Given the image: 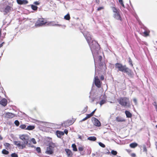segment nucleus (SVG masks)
Returning a JSON list of instances; mask_svg holds the SVG:
<instances>
[{"mask_svg": "<svg viewBox=\"0 0 157 157\" xmlns=\"http://www.w3.org/2000/svg\"><path fill=\"white\" fill-rule=\"evenodd\" d=\"M138 146V144L136 143H133L129 144V146L132 148H135Z\"/></svg>", "mask_w": 157, "mask_h": 157, "instance_id": "6ab92c4d", "label": "nucleus"}, {"mask_svg": "<svg viewBox=\"0 0 157 157\" xmlns=\"http://www.w3.org/2000/svg\"><path fill=\"white\" fill-rule=\"evenodd\" d=\"M19 138L23 142H21L20 141H14V144L17 146L19 149H22L25 147L26 145L29 147H35L33 145H31L30 143H29L30 141V136L26 134H20L19 135Z\"/></svg>", "mask_w": 157, "mask_h": 157, "instance_id": "f257e3e1", "label": "nucleus"}, {"mask_svg": "<svg viewBox=\"0 0 157 157\" xmlns=\"http://www.w3.org/2000/svg\"><path fill=\"white\" fill-rule=\"evenodd\" d=\"M78 149L79 151H82L83 150V148L82 147H78Z\"/></svg>", "mask_w": 157, "mask_h": 157, "instance_id": "a18cd8bd", "label": "nucleus"}, {"mask_svg": "<svg viewBox=\"0 0 157 157\" xmlns=\"http://www.w3.org/2000/svg\"><path fill=\"white\" fill-rule=\"evenodd\" d=\"M131 155L132 157H135L136 156V154L134 153H132Z\"/></svg>", "mask_w": 157, "mask_h": 157, "instance_id": "8fccbe9b", "label": "nucleus"}, {"mask_svg": "<svg viewBox=\"0 0 157 157\" xmlns=\"http://www.w3.org/2000/svg\"><path fill=\"white\" fill-rule=\"evenodd\" d=\"M114 6L111 7V8L113 13V17L116 20L122 21V18L120 14V10L117 9L115 5Z\"/></svg>", "mask_w": 157, "mask_h": 157, "instance_id": "f03ea898", "label": "nucleus"}, {"mask_svg": "<svg viewBox=\"0 0 157 157\" xmlns=\"http://www.w3.org/2000/svg\"><path fill=\"white\" fill-rule=\"evenodd\" d=\"M88 140L92 141H94L96 140V138L95 136H90L88 138Z\"/></svg>", "mask_w": 157, "mask_h": 157, "instance_id": "5701e85b", "label": "nucleus"}, {"mask_svg": "<svg viewBox=\"0 0 157 157\" xmlns=\"http://www.w3.org/2000/svg\"><path fill=\"white\" fill-rule=\"evenodd\" d=\"M30 141H31L34 144H35L36 143V142L35 140V139L34 138H32L30 140Z\"/></svg>", "mask_w": 157, "mask_h": 157, "instance_id": "7c9ffc66", "label": "nucleus"}, {"mask_svg": "<svg viewBox=\"0 0 157 157\" xmlns=\"http://www.w3.org/2000/svg\"><path fill=\"white\" fill-rule=\"evenodd\" d=\"M116 121L119 122H121L123 121H124L125 120L121 117H117L116 119Z\"/></svg>", "mask_w": 157, "mask_h": 157, "instance_id": "412c9836", "label": "nucleus"}, {"mask_svg": "<svg viewBox=\"0 0 157 157\" xmlns=\"http://www.w3.org/2000/svg\"><path fill=\"white\" fill-rule=\"evenodd\" d=\"M127 150V151H128V150Z\"/></svg>", "mask_w": 157, "mask_h": 157, "instance_id": "69168bd1", "label": "nucleus"}, {"mask_svg": "<svg viewBox=\"0 0 157 157\" xmlns=\"http://www.w3.org/2000/svg\"><path fill=\"white\" fill-rule=\"evenodd\" d=\"M89 44L92 51H95L98 48V44L95 40L92 41Z\"/></svg>", "mask_w": 157, "mask_h": 157, "instance_id": "423d86ee", "label": "nucleus"}, {"mask_svg": "<svg viewBox=\"0 0 157 157\" xmlns=\"http://www.w3.org/2000/svg\"><path fill=\"white\" fill-rule=\"evenodd\" d=\"M104 9V7L103 6L100 7L98 8L97 11H98L101 10H103Z\"/></svg>", "mask_w": 157, "mask_h": 157, "instance_id": "37998d69", "label": "nucleus"}, {"mask_svg": "<svg viewBox=\"0 0 157 157\" xmlns=\"http://www.w3.org/2000/svg\"><path fill=\"white\" fill-rule=\"evenodd\" d=\"M95 65H98L97 64V63H95Z\"/></svg>", "mask_w": 157, "mask_h": 157, "instance_id": "e2e57ef3", "label": "nucleus"}, {"mask_svg": "<svg viewBox=\"0 0 157 157\" xmlns=\"http://www.w3.org/2000/svg\"><path fill=\"white\" fill-rule=\"evenodd\" d=\"M15 124L17 126H18L19 124V122L18 120H16L14 121Z\"/></svg>", "mask_w": 157, "mask_h": 157, "instance_id": "e433bc0d", "label": "nucleus"}, {"mask_svg": "<svg viewBox=\"0 0 157 157\" xmlns=\"http://www.w3.org/2000/svg\"><path fill=\"white\" fill-rule=\"evenodd\" d=\"M11 10V7L10 6L7 5L4 8L3 12L4 15H6L8 13H9Z\"/></svg>", "mask_w": 157, "mask_h": 157, "instance_id": "1a4fd4ad", "label": "nucleus"}, {"mask_svg": "<svg viewBox=\"0 0 157 157\" xmlns=\"http://www.w3.org/2000/svg\"><path fill=\"white\" fill-rule=\"evenodd\" d=\"M46 20L43 18H39L36 22L35 25L36 27L43 26L46 24Z\"/></svg>", "mask_w": 157, "mask_h": 157, "instance_id": "39448f33", "label": "nucleus"}, {"mask_svg": "<svg viewBox=\"0 0 157 157\" xmlns=\"http://www.w3.org/2000/svg\"><path fill=\"white\" fill-rule=\"evenodd\" d=\"M4 146L6 147V148H10V145L8 143H6L4 144Z\"/></svg>", "mask_w": 157, "mask_h": 157, "instance_id": "a878e982", "label": "nucleus"}, {"mask_svg": "<svg viewBox=\"0 0 157 157\" xmlns=\"http://www.w3.org/2000/svg\"><path fill=\"white\" fill-rule=\"evenodd\" d=\"M102 59V57L101 56H99L98 57V62H102L101 61Z\"/></svg>", "mask_w": 157, "mask_h": 157, "instance_id": "ea45409f", "label": "nucleus"}, {"mask_svg": "<svg viewBox=\"0 0 157 157\" xmlns=\"http://www.w3.org/2000/svg\"><path fill=\"white\" fill-rule=\"evenodd\" d=\"M0 140H2V137L1 136H0Z\"/></svg>", "mask_w": 157, "mask_h": 157, "instance_id": "052dcab7", "label": "nucleus"}, {"mask_svg": "<svg viewBox=\"0 0 157 157\" xmlns=\"http://www.w3.org/2000/svg\"><path fill=\"white\" fill-rule=\"evenodd\" d=\"M85 38L89 44L91 43L92 41H93L92 40L91 36L90 34L86 35L85 36Z\"/></svg>", "mask_w": 157, "mask_h": 157, "instance_id": "ddd939ff", "label": "nucleus"}, {"mask_svg": "<svg viewBox=\"0 0 157 157\" xmlns=\"http://www.w3.org/2000/svg\"><path fill=\"white\" fill-rule=\"evenodd\" d=\"M17 3L19 5H25L28 3L27 0H17Z\"/></svg>", "mask_w": 157, "mask_h": 157, "instance_id": "f8f14e48", "label": "nucleus"}, {"mask_svg": "<svg viewBox=\"0 0 157 157\" xmlns=\"http://www.w3.org/2000/svg\"><path fill=\"white\" fill-rule=\"evenodd\" d=\"M64 18L67 20H69L70 19V14L69 13L67 14L66 15H65L64 17Z\"/></svg>", "mask_w": 157, "mask_h": 157, "instance_id": "b1692460", "label": "nucleus"}, {"mask_svg": "<svg viewBox=\"0 0 157 157\" xmlns=\"http://www.w3.org/2000/svg\"><path fill=\"white\" fill-rule=\"evenodd\" d=\"M78 137L79 139H80L81 140H82V136L80 135H78Z\"/></svg>", "mask_w": 157, "mask_h": 157, "instance_id": "603ef678", "label": "nucleus"}, {"mask_svg": "<svg viewBox=\"0 0 157 157\" xmlns=\"http://www.w3.org/2000/svg\"><path fill=\"white\" fill-rule=\"evenodd\" d=\"M111 153L113 155H116L117 154V152L116 151L113 150L111 151Z\"/></svg>", "mask_w": 157, "mask_h": 157, "instance_id": "473e14b6", "label": "nucleus"}, {"mask_svg": "<svg viewBox=\"0 0 157 157\" xmlns=\"http://www.w3.org/2000/svg\"><path fill=\"white\" fill-rule=\"evenodd\" d=\"M155 127L157 128V125L155 126Z\"/></svg>", "mask_w": 157, "mask_h": 157, "instance_id": "0e129e2a", "label": "nucleus"}, {"mask_svg": "<svg viewBox=\"0 0 157 157\" xmlns=\"http://www.w3.org/2000/svg\"><path fill=\"white\" fill-rule=\"evenodd\" d=\"M2 35V30L1 29H0V35Z\"/></svg>", "mask_w": 157, "mask_h": 157, "instance_id": "bf43d9fd", "label": "nucleus"}, {"mask_svg": "<svg viewBox=\"0 0 157 157\" xmlns=\"http://www.w3.org/2000/svg\"><path fill=\"white\" fill-rule=\"evenodd\" d=\"M15 116V115L14 113L10 112L6 113L5 114V117L8 118H13Z\"/></svg>", "mask_w": 157, "mask_h": 157, "instance_id": "9d476101", "label": "nucleus"}, {"mask_svg": "<svg viewBox=\"0 0 157 157\" xmlns=\"http://www.w3.org/2000/svg\"><path fill=\"white\" fill-rule=\"evenodd\" d=\"M144 34L146 36H147L148 35V32L147 31H145L144 33Z\"/></svg>", "mask_w": 157, "mask_h": 157, "instance_id": "de8ad7c7", "label": "nucleus"}, {"mask_svg": "<svg viewBox=\"0 0 157 157\" xmlns=\"http://www.w3.org/2000/svg\"><path fill=\"white\" fill-rule=\"evenodd\" d=\"M96 110V109H95L94 111H93L91 113H90V114H88L90 116V117H91L92 116H93V114L94 113L95 110Z\"/></svg>", "mask_w": 157, "mask_h": 157, "instance_id": "a19ab883", "label": "nucleus"}, {"mask_svg": "<svg viewBox=\"0 0 157 157\" xmlns=\"http://www.w3.org/2000/svg\"><path fill=\"white\" fill-rule=\"evenodd\" d=\"M71 147L73 148V150L74 151H77V149L76 148V146L75 144H73L72 145Z\"/></svg>", "mask_w": 157, "mask_h": 157, "instance_id": "393cba45", "label": "nucleus"}, {"mask_svg": "<svg viewBox=\"0 0 157 157\" xmlns=\"http://www.w3.org/2000/svg\"><path fill=\"white\" fill-rule=\"evenodd\" d=\"M92 119L93 124L94 125L96 126H100L101 123L97 119L95 118H93Z\"/></svg>", "mask_w": 157, "mask_h": 157, "instance_id": "9b49d317", "label": "nucleus"}, {"mask_svg": "<svg viewBox=\"0 0 157 157\" xmlns=\"http://www.w3.org/2000/svg\"><path fill=\"white\" fill-rule=\"evenodd\" d=\"M100 78L101 79V80H104V76L102 75L101 76V78Z\"/></svg>", "mask_w": 157, "mask_h": 157, "instance_id": "6e6d98bb", "label": "nucleus"}, {"mask_svg": "<svg viewBox=\"0 0 157 157\" xmlns=\"http://www.w3.org/2000/svg\"><path fill=\"white\" fill-rule=\"evenodd\" d=\"M99 145L102 147H105V145L101 142L99 143Z\"/></svg>", "mask_w": 157, "mask_h": 157, "instance_id": "4c0bfd02", "label": "nucleus"}, {"mask_svg": "<svg viewBox=\"0 0 157 157\" xmlns=\"http://www.w3.org/2000/svg\"><path fill=\"white\" fill-rule=\"evenodd\" d=\"M36 150L38 153H40L41 152L40 148L39 147H38L36 148Z\"/></svg>", "mask_w": 157, "mask_h": 157, "instance_id": "58836bf2", "label": "nucleus"}, {"mask_svg": "<svg viewBox=\"0 0 157 157\" xmlns=\"http://www.w3.org/2000/svg\"><path fill=\"white\" fill-rule=\"evenodd\" d=\"M34 4L36 5H38L39 4V3L38 2H34Z\"/></svg>", "mask_w": 157, "mask_h": 157, "instance_id": "864d4df0", "label": "nucleus"}, {"mask_svg": "<svg viewBox=\"0 0 157 157\" xmlns=\"http://www.w3.org/2000/svg\"><path fill=\"white\" fill-rule=\"evenodd\" d=\"M154 103L155 104H154V105L155 106V109H156V111L157 112V104L155 102H154Z\"/></svg>", "mask_w": 157, "mask_h": 157, "instance_id": "09e8293b", "label": "nucleus"}, {"mask_svg": "<svg viewBox=\"0 0 157 157\" xmlns=\"http://www.w3.org/2000/svg\"><path fill=\"white\" fill-rule=\"evenodd\" d=\"M90 117V116L88 114H87L85 118L83 119L82 120V121H85Z\"/></svg>", "mask_w": 157, "mask_h": 157, "instance_id": "f704fd0d", "label": "nucleus"}, {"mask_svg": "<svg viewBox=\"0 0 157 157\" xmlns=\"http://www.w3.org/2000/svg\"><path fill=\"white\" fill-rule=\"evenodd\" d=\"M98 67L100 69H106L105 63L104 62H98Z\"/></svg>", "mask_w": 157, "mask_h": 157, "instance_id": "6e6552de", "label": "nucleus"}, {"mask_svg": "<svg viewBox=\"0 0 157 157\" xmlns=\"http://www.w3.org/2000/svg\"><path fill=\"white\" fill-rule=\"evenodd\" d=\"M119 2V3L121 4V5L124 8H125L124 5L123 3V0H118Z\"/></svg>", "mask_w": 157, "mask_h": 157, "instance_id": "c85d7f7f", "label": "nucleus"}, {"mask_svg": "<svg viewBox=\"0 0 157 157\" xmlns=\"http://www.w3.org/2000/svg\"><path fill=\"white\" fill-rule=\"evenodd\" d=\"M3 43H4L3 42L2 44H0V48L2 47L3 46Z\"/></svg>", "mask_w": 157, "mask_h": 157, "instance_id": "13d9d810", "label": "nucleus"}, {"mask_svg": "<svg viewBox=\"0 0 157 157\" xmlns=\"http://www.w3.org/2000/svg\"><path fill=\"white\" fill-rule=\"evenodd\" d=\"M31 7L32 9L34 10H36L38 8V7L37 6L34 5H32L31 6Z\"/></svg>", "mask_w": 157, "mask_h": 157, "instance_id": "cd10ccee", "label": "nucleus"}, {"mask_svg": "<svg viewBox=\"0 0 157 157\" xmlns=\"http://www.w3.org/2000/svg\"><path fill=\"white\" fill-rule=\"evenodd\" d=\"M72 124L71 123H70V124Z\"/></svg>", "mask_w": 157, "mask_h": 157, "instance_id": "338daca9", "label": "nucleus"}, {"mask_svg": "<svg viewBox=\"0 0 157 157\" xmlns=\"http://www.w3.org/2000/svg\"><path fill=\"white\" fill-rule=\"evenodd\" d=\"M2 153L3 154L5 155H8L9 153V151L5 149L2 150Z\"/></svg>", "mask_w": 157, "mask_h": 157, "instance_id": "bb28decb", "label": "nucleus"}, {"mask_svg": "<svg viewBox=\"0 0 157 157\" xmlns=\"http://www.w3.org/2000/svg\"><path fill=\"white\" fill-rule=\"evenodd\" d=\"M56 134L57 137L60 138L62 136L64 135V132L60 131H57L56 132Z\"/></svg>", "mask_w": 157, "mask_h": 157, "instance_id": "f3484780", "label": "nucleus"}, {"mask_svg": "<svg viewBox=\"0 0 157 157\" xmlns=\"http://www.w3.org/2000/svg\"><path fill=\"white\" fill-rule=\"evenodd\" d=\"M143 148L144 151L146 152L147 151V149L146 148V146L144 145L143 146Z\"/></svg>", "mask_w": 157, "mask_h": 157, "instance_id": "79ce46f5", "label": "nucleus"}, {"mask_svg": "<svg viewBox=\"0 0 157 157\" xmlns=\"http://www.w3.org/2000/svg\"><path fill=\"white\" fill-rule=\"evenodd\" d=\"M125 113L127 117L130 118L132 116V114L128 111L126 110L125 111Z\"/></svg>", "mask_w": 157, "mask_h": 157, "instance_id": "aec40b11", "label": "nucleus"}, {"mask_svg": "<svg viewBox=\"0 0 157 157\" xmlns=\"http://www.w3.org/2000/svg\"><path fill=\"white\" fill-rule=\"evenodd\" d=\"M95 1L97 3H99L100 2V0H95Z\"/></svg>", "mask_w": 157, "mask_h": 157, "instance_id": "4d7b16f0", "label": "nucleus"}, {"mask_svg": "<svg viewBox=\"0 0 157 157\" xmlns=\"http://www.w3.org/2000/svg\"><path fill=\"white\" fill-rule=\"evenodd\" d=\"M35 127L33 126L29 125L26 128V129L31 130L33 129Z\"/></svg>", "mask_w": 157, "mask_h": 157, "instance_id": "4be33fe9", "label": "nucleus"}, {"mask_svg": "<svg viewBox=\"0 0 157 157\" xmlns=\"http://www.w3.org/2000/svg\"><path fill=\"white\" fill-rule=\"evenodd\" d=\"M64 132L66 134H67L68 133V131L67 129H65L64 131Z\"/></svg>", "mask_w": 157, "mask_h": 157, "instance_id": "3c124183", "label": "nucleus"}, {"mask_svg": "<svg viewBox=\"0 0 157 157\" xmlns=\"http://www.w3.org/2000/svg\"><path fill=\"white\" fill-rule=\"evenodd\" d=\"M92 155H93V156L95 155V154H94L93 153V154H92Z\"/></svg>", "mask_w": 157, "mask_h": 157, "instance_id": "680f3d73", "label": "nucleus"}, {"mask_svg": "<svg viewBox=\"0 0 157 157\" xmlns=\"http://www.w3.org/2000/svg\"><path fill=\"white\" fill-rule=\"evenodd\" d=\"M12 157H18V155L16 153H13L11 154V155Z\"/></svg>", "mask_w": 157, "mask_h": 157, "instance_id": "c9c22d12", "label": "nucleus"}, {"mask_svg": "<svg viewBox=\"0 0 157 157\" xmlns=\"http://www.w3.org/2000/svg\"><path fill=\"white\" fill-rule=\"evenodd\" d=\"M65 151L68 156L71 157L72 156L73 154L71 151L70 150L68 149H66Z\"/></svg>", "mask_w": 157, "mask_h": 157, "instance_id": "dca6fc26", "label": "nucleus"}, {"mask_svg": "<svg viewBox=\"0 0 157 157\" xmlns=\"http://www.w3.org/2000/svg\"><path fill=\"white\" fill-rule=\"evenodd\" d=\"M0 104L4 106H5L7 104V100L5 99H3L0 101Z\"/></svg>", "mask_w": 157, "mask_h": 157, "instance_id": "a211bd4d", "label": "nucleus"}, {"mask_svg": "<svg viewBox=\"0 0 157 157\" xmlns=\"http://www.w3.org/2000/svg\"><path fill=\"white\" fill-rule=\"evenodd\" d=\"M106 102L105 100H102L100 102V104L101 106L103 104L105 103Z\"/></svg>", "mask_w": 157, "mask_h": 157, "instance_id": "c756f323", "label": "nucleus"}, {"mask_svg": "<svg viewBox=\"0 0 157 157\" xmlns=\"http://www.w3.org/2000/svg\"><path fill=\"white\" fill-rule=\"evenodd\" d=\"M55 147L56 145L54 143L52 142L50 143L49 144V146L47 147L45 153L48 155L52 154Z\"/></svg>", "mask_w": 157, "mask_h": 157, "instance_id": "20e7f679", "label": "nucleus"}, {"mask_svg": "<svg viewBox=\"0 0 157 157\" xmlns=\"http://www.w3.org/2000/svg\"><path fill=\"white\" fill-rule=\"evenodd\" d=\"M115 67L118 69H127L123 66L122 64L119 63H117L115 65Z\"/></svg>", "mask_w": 157, "mask_h": 157, "instance_id": "4468645a", "label": "nucleus"}, {"mask_svg": "<svg viewBox=\"0 0 157 157\" xmlns=\"http://www.w3.org/2000/svg\"><path fill=\"white\" fill-rule=\"evenodd\" d=\"M87 109V106H86L84 108V109L83 111V113H85V112H86V111Z\"/></svg>", "mask_w": 157, "mask_h": 157, "instance_id": "49530a36", "label": "nucleus"}, {"mask_svg": "<svg viewBox=\"0 0 157 157\" xmlns=\"http://www.w3.org/2000/svg\"><path fill=\"white\" fill-rule=\"evenodd\" d=\"M133 101L134 102V103H135V105L137 104V101L136 99V98H134L133 99Z\"/></svg>", "mask_w": 157, "mask_h": 157, "instance_id": "c03bdc74", "label": "nucleus"}, {"mask_svg": "<svg viewBox=\"0 0 157 157\" xmlns=\"http://www.w3.org/2000/svg\"><path fill=\"white\" fill-rule=\"evenodd\" d=\"M119 70L124 73H126L128 75H131L132 74L130 69H119Z\"/></svg>", "mask_w": 157, "mask_h": 157, "instance_id": "2eb2a0df", "label": "nucleus"}, {"mask_svg": "<svg viewBox=\"0 0 157 157\" xmlns=\"http://www.w3.org/2000/svg\"><path fill=\"white\" fill-rule=\"evenodd\" d=\"M98 69H97V70L95 69V75H97V73L98 72Z\"/></svg>", "mask_w": 157, "mask_h": 157, "instance_id": "5fc2aeb1", "label": "nucleus"}, {"mask_svg": "<svg viewBox=\"0 0 157 157\" xmlns=\"http://www.w3.org/2000/svg\"><path fill=\"white\" fill-rule=\"evenodd\" d=\"M128 62L129 63V64L132 67L133 66V64L132 63V60L130 59V58H128Z\"/></svg>", "mask_w": 157, "mask_h": 157, "instance_id": "2f4dec72", "label": "nucleus"}, {"mask_svg": "<svg viewBox=\"0 0 157 157\" xmlns=\"http://www.w3.org/2000/svg\"><path fill=\"white\" fill-rule=\"evenodd\" d=\"M118 101L120 105L122 106L129 107L130 106L129 99L127 97H121L118 99Z\"/></svg>", "mask_w": 157, "mask_h": 157, "instance_id": "7ed1b4c3", "label": "nucleus"}, {"mask_svg": "<svg viewBox=\"0 0 157 157\" xmlns=\"http://www.w3.org/2000/svg\"><path fill=\"white\" fill-rule=\"evenodd\" d=\"M94 82L95 85L98 88H100L101 86V82L100 81L97 76L94 78Z\"/></svg>", "mask_w": 157, "mask_h": 157, "instance_id": "0eeeda50", "label": "nucleus"}, {"mask_svg": "<svg viewBox=\"0 0 157 157\" xmlns=\"http://www.w3.org/2000/svg\"><path fill=\"white\" fill-rule=\"evenodd\" d=\"M19 127L21 129H24L26 128V126L25 124H22V125H21Z\"/></svg>", "mask_w": 157, "mask_h": 157, "instance_id": "72a5a7b5", "label": "nucleus"}]
</instances>
